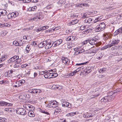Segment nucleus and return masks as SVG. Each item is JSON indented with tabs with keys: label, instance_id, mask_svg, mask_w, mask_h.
I'll list each match as a JSON object with an SVG mask.
<instances>
[{
	"label": "nucleus",
	"instance_id": "obj_1",
	"mask_svg": "<svg viewBox=\"0 0 122 122\" xmlns=\"http://www.w3.org/2000/svg\"><path fill=\"white\" fill-rule=\"evenodd\" d=\"M99 24V23H98ZM106 25L103 22L99 24L95 27V29L97 30V31H98L103 30L105 28Z\"/></svg>",
	"mask_w": 122,
	"mask_h": 122
},
{
	"label": "nucleus",
	"instance_id": "obj_2",
	"mask_svg": "<svg viewBox=\"0 0 122 122\" xmlns=\"http://www.w3.org/2000/svg\"><path fill=\"white\" fill-rule=\"evenodd\" d=\"M98 50L99 49L95 47H93L89 49L87 51H88V53L91 54L92 55H94Z\"/></svg>",
	"mask_w": 122,
	"mask_h": 122
},
{
	"label": "nucleus",
	"instance_id": "obj_3",
	"mask_svg": "<svg viewBox=\"0 0 122 122\" xmlns=\"http://www.w3.org/2000/svg\"><path fill=\"white\" fill-rule=\"evenodd\" d=\"M43 18L42 15L40 14V13H37L36 14V16L34 18H31L30 20V21H33V20L36 21L40 19L41 20Z\"/></svg>",
	"mask_w": 122,
	"mask_h": 122
},
{
	"label": "nucleus",
	"instance_id": "obj_4",
	"mask_svg": "<svg viewBox=\"0 0 122 122\" xmlns=\"http://www.w3.org/2000/svg\"><path fill=\"white\" fill-rule=\"evenodd\" d=\"M17 114L21 115H25L26 114L25 110L23 108H19L16 110Z\"/></svg>",
	"mask_w": 122,
	"mask_h": 122
},
{
	"label": "nucleus",
	"instance_id": "obj_5",
	"mask_svg": "<svg viewBox=\"0 0 122 122\" xmlns=\"http://www.w3.org/2000/svg\"><path fill=\"white\" fill-rule=\"evenodd\" d=\"M19 58L18 56H15L10 58L8 61L9 63H12L13 64L15 63V62L17 59Z\"/></svg>",
	"mask_w": 122,
	"mask_h": 122
},
{
	"label": "nucleus",
	"instance_id": "obj_6",
	"mask_svg": "<svg viewBox=\"0 0 122 122\" xmlns=\"http://www.w3.org/2000/svg\"><path fill=\"white\" fill-rule=\"evenodd\" d=\"M46 45L45 46V48L46 49H48L50 48L53 46L54 43H52L51 42H48L47 41H45Z\"/></svg>",
	"mask_w": 122,
	"mask_h": 122
},
{
	"label": "nucleus",
	"instance_id": "obj_7",
	"mask_svg": "<svg viewBox=\"0 0 122 122\" xmlns=\"http://www.w3.org/2000/svg\"><path fill=\"white\" fill-rule=\"evenodd\" d=\"M62 62L66 65H67L69 64L70 61L69 59L66 57H62L61 58Z\"/></svg>",
	"mask_w": 122,
	"mask_h": 122
},
{
	"label": "nucleus",
	"instance_id": "obj_8",
	"mask_svg": "<svg viewBox=\"0 0 122 122\" xmlns=\"http://www.w3.org/2000/svg\"><path fill=\"white\" fill-rule=\"evenodd\" d=\"M111 98L110 97L106 96L101 100V101L105 102H110L111 100Z\"/></svg>",
	"mask_w": 122,
	"mask_h": 122
},
{
	"label": "nucleus",
	"instance_id": "obj_9",
	"mask_svg": "<svg viewBox=\"0 0 122 122\" xmlns=\"http://www.w3.org/2000/svg\"><path fill=\"white\" fill-rule=\"evenodd\" d=\"M56 107V109H55V112L54 113V114L56 115L58 113H60L61 112V108L58 107V106Z\"/></svg>",
	"mask_w": 122,
	"mask_h": 122
},
{
	"label": "nucleus",
	"instance_id": "obj_10",
	"mask_svg": "<svg viewBox=\"0 0 122 122\" xmlns=\"http://www.w3.org/2000/svg\"><path fill=\"white\" fill-rule=\"evenodd\" d=\"M22 40H21L20 41H14L13 43L15 45V46H22V45L23 43V41L22 42Z\"/></svg>",
	"mask_w": 122,
	"mask_h": 122
},
{
	"label": "nucleus",
	"instance_id": "obj_11",
	"mask_svg": "<svg viewBox=\"0 0 122 122\" xmlns=\"http://www.w3.org/2000/svg\"><path fill=\"white\" fill-rule=\"evenodd\" d=\"M76 38L75 36H69L67 38L66 40L68 41H73L76 39Z\"/></svg>",
	"mask_w": 122,
	"mask_h": 122
},
{
	"label": "nucleus",
	"instance_id": "obj_12",
	"mask_svg": "<svg viewBox=\"0 0 122 122\" xmlns=\"http://www.w3.org/2000/svg\"><path fill=\"white\" fill-rule=\"evenodd\" d=\"M93 29V28H89L88 29H86L84 30L82 32L83 34H87L89 32H91Z\"/></svg>",
	"mask_w": 122,
	"mask_h": 122
},
{
	"label": "nucleus",
	"instance_id": "obj_13",
	"mask_svg": "<svg viewBox=\"0 0 122 122\" xmlns=\"http://www.w3.org/2000/svg\"><path fill=\"white\" fill-rule=\"evenodd\" d=\"M62 40L61 39L57 40L54 42L53 43H54V46H56L61 44L62 42Z\"/></svg>",
	"mask_w": 122,
	"mask_h": 122
},
{
	"label": "nucleus",
	"instance_id": "obj_14",
	"mask_svg": "<svg viewBox=\"0 0 122 122\" xmlns=\"http://www.w3.org/2000/svg\"><path fill=\"white\" fill-rule=\"evenodd\" d=\"M119 41L120 40L118 39L113 40V41H112V43L110 44L111 46H112L114 45H117Z\"/></svg>",
	"mask_w": 122,
	"mask_h": 122
},
{
	"label": "nucleus",
	"instance_id": "obj_15",
	"mask_svg": "<svg viewBox=\"0 0 122 122\" xmlns=\"http://www.w3.org/2000/svg\"><path fill=\"white\" fill-rule=\"evenodd\" d=\"M62 106L64 107H67L70 108L71 107V104L67 102H63L62 103Z\"/></svg>",
	"mask_w": 122,
	"mask_h": 122
},
{
	"label": "nucleus",
	"instance_id": "obj_16",
	"mask_svg": "<svg viewBox=\"0 0 122 122\" xmlns=\"http://www.w3.org/2000/svg\"><path fill=\"white\" fill-rule=\"evenodd\" d=\"M122 33V29L121 27L119 28L114 33V35L115 36H116L119 33Z\"/></svg>",
	"mask_w": 122,
	"mask_h": 122
},
{
	"label": "nucleus",
	"instance_id": "obj_17",
	"mask_svg": "<svg viewBox=\"0 0 122 122\" xmlns=\"http://www.w3.org/2000/svg\"><path fill=\"white\" fill-rule=\"evenodd\" d=\"M30 96L29 94H25L23 95L22 98L24 100H26L30 98Z\"/></svg>",
	"mask_w": 122,
	"mask_h": 122
},
{
	"label": "nucleus",
	"instance_id": "obj_18",
	"mask_svg": "<svg viewBox=\"0 0 122 122\" xmlns=\"http://www.w3.org/2000/svg\"><path fill=\"white\" fill-rule=\"evenodd\" d=\"M92 68V67H87L86 69L84 71L86 73H89L92 71V70H91Z\"/></svg>",
	"mask_w": 122,
	"mask_h": 122
},
{
	"label": "nucleus",
	"instance_id": "obj_19",
	"mask_svg": "<svg viewBox=\"0 0 122 122\" xmlns=\"http://www.w3.org/2000/svg\"><path fill=\"white\" fill-rule=\"evenodd\" d=\"M33 94L39 93L41 92V91L40 89H33Z\"/></svg>",
	"mask_w": 122,
	"mask_h": 122
},
{
	"label": "nucleus",
	"instance_id": "obj_20",
	"mask_svg": "<svg viewBox=\"0 0 122 122\" xmlns=\"http://www.w3.org/2000/svg\"><path fill=\"white\" fill-rule=\"evenodd\" d=\"M49 77H51V78L55 77L58 76L57 73H50L49 74Z\"/></svg>",
	"mask_w": 122,
	"mask_h": 122
},
{
	"label": "nucleus",
	"instance_id": "obj_21",
	"mask_svg": "<svg viewBox=\"0 0 122 122\" xmlns=\"http://www.w3.org/2000/svg\"><path fill=\"white\" fill-rule=\"evenodd\" d=\"M25 80H20L19 81H16L15 82V83H18V84H19L20 86H21L22 84L25 83Z\"/></svg>",
	"mask_w": 122,
	"mask_h": 122
},
{
	"label": "nucleus",
	"instance_id": "obj_22",
	"mask_svg": "<svg viewBox=\"0 0 122 122\" xmlns=\"http://www.w3.org/2000/svg\"><path fill=\"white\" fill-rule=\"evenodd\" d=\"M8 104H10V103L5 101H0V106H6Z\"/></svg>",
	"mask_w": 122,
	"mask_h": 122
},
{
	"label": "nucleus",
	"instance_id": "obj_23",
	"mask_svg": "<svg viewBox=\"0 0 122 122\" xmlns=\"http://www.w3.org/2000/svg\"><path fill=\"white\" fill-rule=\"evenodd\" d=\"M84 22L91 23L92 22V19L91 18H89L87 19H86L84 20Z\"/></svg>",
	"mask_w": 122,
	"mask_h": 122
},
{
	"label": "nucleus",
	"instance_id": "obj_24",
	"mask_svg": "<svg viewBox=\"0 0 122 122\" xmlns=\"http://www.w3.org/2000/svg\"><path fill=\"white\" fill-rule=\"evenodd\" d=\"M45 43V41H43L42 42H41L39 44H38L39 47L40 48H42L44 46H45V45H46Z\"/></svg>",
	"mask_w": 122,
	"mask_h": 122
},
{
	"label": "nucleus",
	"instance_id": "obj_25",
	"mask_svg": "<svg viewBox=\"0 0 122 122\" xmlns=\"http://www.w3.org/2000/svg\"><path fill=\"white\" fill-rule=\"evenodd\" d=\"M28 115L30 117H34L35 114H34V112L32 111H29L28 112Z\"/></svg>",
	"mask_w": 122,
	"mask_h": 122
},
{
	"label": "nucleus",
	"instance_id": "obj_26",
	"mask_svg": "<svg viewBox=\"0 0 122 122\" xmlns=\"http://www.w3.org/2000/svg\"><path fill=\"white\" fill-rule=\"evenodd\" d=\"M89 43L91 45H93L96 44L97 42H95L92 38L90 40H89Z\"/></svg>",
	"mask_w": 122,
	"mask_h": 122
},
{
	"label": "nucleus",
	"instance_id": "obj_27",
	"mask_svg": "<svg viewBox=\"0 0 122 122\" xmlns=\"http://www.w3.org/2000/svg\"><path fill=\"white\" fill-rule=\"evenodd\" d=\"M52 102V106H53L54 107H56L58 106V103L56 101H51Z\"/></svg>",
	"mask_w": 122,
	"mask_h": 122
},
{
	"label": "nucleus",
	"instance_id": "obj_28",
	"mask_svg": "<svg viewBox=\"0 0 122 122\" xmlns=\"http://www.w3.org/2000/svg\"><path fill=\"white\" fill-rule=\"evenodd\" d=\"M94 114H91L89 113L86 114H84V117H85L88 118L89 117H92L94 116Z\"/></svg>",
	"mask_w": 122,
	"mask_h": 122
},
{
	"label": "nucleus",
	"instance_id": "obj_29",
	"mask_svg": "<svg viewBox=\"0 0 122 122\" xmlns=\"http://www.w3.org/2000/svg\"><path fill=\"white\" fill-rule=\"evenodd\" d=\"M79 21V20L77 19H76L73 20L71 21L70 23V25H72L77 23Z\"/></svg>",
	"mask_w": 122,
	"mask_h": 122
},
{
	"label": "nucleus",
	"instance_id": "obj_30",
	"mask_svg": "<svg viewBox=\"0 0 122 122\" xmlns=\"http://www.w3.org/2000/svg\"><path fill=\"white\" fill-rule=\"evenodd\" d=\"M111 44H108L106 45H105V46H104L103 47H102V48H101L102 50L108 48L112 46H111Z\"/></svg>",
	"mask_w": 122,
	"mask_h": 122
},
{
	"label": "nucleus",
	"instance_id": "obj_31",
	"mask_svg": "<svg viewBox=\"0 0 122 122\" xmlns=\"http://www.w3.org/2000/svg\"><path fill=\"white\" fill-rule=\"evenodd\" d=\"M14 13L12 12L10 14H9L8 16H10V18H13L16 17L15 15H14Z\"/></svg>",
	"mask_w": 122,
	"mask_h": 122
},
{
	"label": "nucleus",
	"instance_id": "obj_32",
	"mask_svg": "<svg viewBox=\"0 0 122 122\" xmlns=\"http://www.w3.org/2000/svg\"><path fill=\"white\" fill-rule=\"evenodd\" d=\"M106 68H104L102 69H100L99 71L100 73H104L105 71H106Z\"/></svg>",
	"mask_w": 122,
	"mask_h": 122
},
{
	"label": "nucleus",
	"instance_id": "obj_33",
	"mask_svg": "<svg viewBox=\"0 0 122 122\" xmlns=\"http://www.w3.org/2000/svg\"><path fill=\"white\" fill-rule=\"evenodd\" d=\"M76 114V112H71L70 113H69L68 114H67L66 115V116L67 117H69L70 116H73L75 114Z\"/></svg>",
	"mask_w": 122,
	"mask_h": 122
},
{
	"label": "nucleus",
	"instance_id": "obj_34",
	"mask_svg": "<svg viewBox=\"0 0 122 122\" xmlns=\"http://www.w3.org/2000/svg\"><path fill=\"white\" fill-rule=\"evenodd\" d=\"M88 5V4H87L86 3H81L80 4L78 5L77 6L79 7H82L83 6H87Z\"/></svg>",
	"mask_w": 122,
	"mask_h": 122
},
{
	"label": "nucleus",
	"instance_id": "obj_35",
	"mask_svg": "<svg viewBox=\"0 0 122 122\" xmlns=\"http://www.w3.org/2000/svg\"><path fill=\"white\" fill-rule=\"evenodd\" d=\"M30 46L28 45L27 46L26 48V53H28L30 52V51L31 49V48H30Z\"/></svg>",
	"mask_w": 122,
	"mask_h": 122
},
{
	"label": "nucleus",
	"instance_id": "obj_36",
	"mask_svg": "<svg viewBox=\"0 0 122 122\" xmlns=\"http://www.w3.org/2000/svg\"><path fill=\"white\" fill-rule=\"evenodd\" d=\"M7 56H2V57L0 58V62H1L4 61L6 59Z\"/></svg>",
	"mask_w": 122,
	"mask_h": 122
},
{
	"label": "nucleus",
	"instance_id": "obj_37",
	"mask_svg": "<svg viewBox=\"0 0 122 122\" xmlns=\"http://www.w3.org/2000/svg\"><path fill=\"white\" fill-rule=\"evenodd\" d=\"M65 3L66 1L65 0H59L57 3L58 4H64Z\"/></svg>",
	"mask_w": 122,
	"mask_h": 122
},
{
	"label": "nucleus",
	"instance_id": "obj_38",
	"mask_svg": "<svg viewBox=\"0 0 122 122\" xmlns=\"http://www.w3.org/2000/svg\"><path fill=\"white\" fill-rule=\"evenodd\" d=\"M21 61V60L20 59H19L18 58V59H17L16 60L15 62V63H16L17 64H19L20 63Z\"/></svg>",
	"mask_w": 122,
	"mask_h": 122
},
{
	"label": "nucleus",
	"instance_id": "obj_39",
	"mask_svg": "<svg viewBox=\"0 0 122 122\" xmlns=\"http://www.w3.org/2000/svg\"><path fill=\"white\" fill-rule=\"evenodd\" d=\"M40 111L42 113H44L47 115H49V113L48 112H47L46 111L40 109Z\"/></svg>",
	"mask_w": 122,
	"mask_h": 122
},
{
	"label": "nucleus",
	"instance_id": "obj_40",
	"mask_svg": "<svg viewBox=\"0 0 122 122\" xmlns=\"http://www.w3.org/2000/svg\"><path fill=\"white\" fill-rule=\"evenodd\" d=\"M52 101H51L48 103V105L46 106L48 107H54L53 106H52Z\"/></svg>",
	"mask_w": 122,
	"mask_h": 122
},
{
	"label": "nucleus",
	"instance_id": "obj_41",
	"mask_svg": "<svg viewBox=\"0 0 122 122\" xmlns=\"http://www.w3.org/2000/svg\"><path fill=\"white\" fill-rule=\"evenodd\" d=\"M100 19V18L99 17L97 18L96 19L94 20V22L96 23L97 22H99V20L100 19Z\"/></svg>",
	"mask_w": 122,
	"mask_h": 122
},
{
	"label": "nucleus",
	"instance_id": "obj_42",
	"mask_svg": "<svg viewBox=\"0 0 122 122\" xmlns=\"http://www.w3.org/2000/svg\"><path fill=\"white\" fill-rule=\"evenodd\" d=\"M86 28V26L82 25L80 27V29L81 30H83L84 29H85V28Z\"/></svg>",
	"mask_w": 122,
	"mask_h": 122
},
{
	"label": "nucleus",
	"instance_id": "obj_43",
	"mask_svg": "<svg viewBox=\"0 0 122 122\" xmlns=\"http://www.w3.org/2000/svg\"><path fill=\"white\" fill-rule=\"evenodd\" d=\"M84 68V67L83 66H82L81 67H78V68L76 70V71H77V72H78V71H80L81 69H82Z\"/></svg>",
	"mask_w": 122,
	"mask_h": 122
},
{
	"label": "nucleus",
	"instance_id": "obj_44",
	"mask_svg": "<svg viewBox=\"0 0 122 122\" xmlns=\"http://www.w3.org/2000/svg\"><path fill=\"white\" fill-rule=\"evenodd\" d=\"M44 77L46 78H52L51 77H49V74L44 75Z\"/></svg>",
	"mask_w": 122,
	"mask_h": 122
},
{
	"label": "nucleus",
	"instance_id": "obj_45",
	"mask_svg": "<svg viewBox=\"0 0 122 122\" xmlns=\"http://www.w3.org/2000/svg\"><path fill=\"white\" fill-rule=\"evenodd\" d=\"M87 62H86L80 64H76V66H80L81 65H86V63Z\"/></svg>",
	"mask_w": 122,
	"mask_h": 122
},
{
	"label": "nucleus",
	"instance_id": "obj_46",
	"mask_svg": "<svg viewBox=\"0 0 122 122\" xmlns=\"http://www.w3.org/2000/svg\"><path fill=\"white\" fill-rule=\"evenodd\" d=\"M18 64L16 63H15V64H13L12 63V66H13L14 68H17L19 67V66L18 65Z\"/></svg>",
	"mask_w": 122,
	"mask_h": 122
},
{
	"label": "nucleus",
	"instance_id": "obj_47",
	"mask_svg": "<svg viewBox=\"0 0 122 122\" xmlns=\"http://www.w3.org/2000/svg\"><path fill=\"white\" fill-rule=\"evenodd\" d=\"M7 25V24L4 23L3 24H0V27H6V25Z\"/></svg>",
	"mask_w": 122,
	"mask_h": 122
},
{
	"label": "nucleus",
	"instance_id": "obj_48",
	"mask_svg": "<svg viewBox=\"0 0 122 122\" xmlns=\"http://www.w3.org/2000/svg\"><path fill=\"white\" fill-rule=\"evenodd\" d=\"M109 37L108 35H104V39L105 40H107Z\"/></svg>",
	"mask_w": 122,
	"mask_h": 122
},
{
	"label": "nucleus",
	"instance_id": "obj_49",
	"mask_svg": "<svg viewBox=\"0 0 122 122\" xmlns=\"http://www.w3.org/2000/svg\"><path fill=\"white\" fill-rule=\"evenodd\" d=\"M5 111L10 112V111L11 112V109L10 108H5Z\"/></svg>",
	"mask_w": 122,
	"mask_h": 122
},
{
	"label": "nucleus",
	"instance_id": "obj_50",
	"mask_svg": "<svg viewBox=\"0 0 122 122\" xmlns=\"http://www.w3.org/2000/svg\"><path fill=\"white\" fill-rule=\"evenodd\" d=\"M89 40H86L85 41L82 42V44H83L84 45L86 44L87 43L89 42Z\"/></svg>",
	"mask_w": 122,
	"mask_h": 122
},
{
	"label": "nucleus",
	"instance_id": "obj_51",
	"mask_svg": "<svg viewBox=\"0 0 122 122\" xmlns=\"http://www.w3.org/2000/svg\"><path fill=\"white\" fill-rule=\"evenodd\" d=\"M53 5H49L48 6H46V8L48 9H50V8H51L52 7H53Z\"/></svg>",
	"mask_w": 122,
	"mask_h": 122
},
{
	"label": "nucleus",
	"instance_id": "obj_52",
	"mask_svg": "<svg viewBox=\"0 0 122 122\" xmlns=\"http://www.w3.org/2000/svg\"><path fill=\"white\" fill-rule=\"evenodd\" d=\"M120 91V89H117L116 90H115L113 92V93H116L118 92H119Z\"/></svg>",
	"mask_w": 122,
	"mask_h": 122
},
{
	"label": "nucleus",
	"instance_id": "obj_53",
	"mask_svg": "<svg viewBox=\"0 0 122 122\" xmlns=\"http://www.w3.org/2000/svg\"><path fill=\"white\" fill-rule=\"evenodd\" d=\"M85 51V50L84 49H83L81 50H79L78 51V53L79 54H81V53L84 52Z\"/></svg>",
	"mask_w": 122,
	"mask_h": 122
},
{
	"label": "nucleus",
	"instance_id": "obj_54",
	"mask_svg": "<svg viewBox=\"0 0 122 122\" xmlns=\"http://www.w3.org/2000/svg\"><path fill=\"white\" fill-rule=\"evenodd\" d=\"M42 27V30H45L46 28H48V26H44Z\"/></svg>",
	"mask_w": 122,
	"mask_h": 122
},
{
	"label": "nucleus",
	"instance_id": "obj_55",
	"mask_svg": "<svg viewBox=\"0 0 122 122\" xmlns=\"http://www.w3.org/2000/svg\"><path fill=\"white\" fill-rule=\"evenodd\" d=\"M94 40L95 42H97V41L98 40V36H96L94 38H92Z\"/></svg>",
	"mask_w": 122,
	"mask_h": 122
},
{
	"label": "nucleus",
	"instance_id": "obj_56",
	"mask_svg": "<svg viewBox=\"0 0 122 122\" xmlns=\"http://www.w3.org/2000/svg\"><path fill=\"white\" fill-rule=\"evenodd\" d=\"M33 89H30L28 90V92L30 93L31 94H33Z\"/></svg>",
	"mask_w": 122,
	"mask_h": 122
},
{
	"label": "nucleus",
	"instance_id": "obj_57",
	"mask_svg": "<svg viewBox=\"0 0 122 122\" xmlns=\"http://www.w3.org/2000/svg\"><path fill=\"white\" fill-rule=\"evenodd\" d=\"M0 121V122H5L6 119L4 118H2Z\"/></svg>",
	"mask_w": 122,
	"mask_h": 122
},
{
	"label": "nucleus",
	"instance_id": "obj_58",
	"mask_svg": "<svg viewBox=\"0 0 122 122\" xmlns=\"http://www.w3.org/2000/svg\"><path fill=\"white\" fill-rule=\"evenodd\" d=\"M117 47L116 46H115L114 47H112L111 48V50H114L115 49H117Z\"/></svg>",
	"mask_w": 122,
	"mask_h": 122
},
{
	"label": "nucleus",
	"instance_id": "obj_59",
	"mask_svg": "<svg viewBox=\"0 0 122 122\" xmlns=\"http://www.w3.org/2000/svg\"><path fill=\"white\" fill-rule=\"evenodd\" d=\"M13 13H14V15H15L16 17L17 16L19 15V13L17 12H13Z\"/></svg>",
	"mask_w": 122,
	"mask_h": 122
},
{
	"label": "nucleus",
	"instance_id": "obj_60",
	"mask_svg": "<svg viewBox=\"0 0 122 122\" xmlns=\"http://www.w3.org/2000/svg\"><path fill=\"white\" fill-rule=\"evenodd\" d=\"M35 107H34L33 106H32L29 109V110L30 111H32V110H34L35 109Z\"/></svg>",
	"mask_w": 122,
	"mask_h": 122
},
{
	"label": "nucleus",
	"instance_id": "obj_61",
	"mask_svg": "<svg viewBox=\"0 0 122 122\" xmlns=\"http://www.w3.org/2000/svg\"><path fill=\"white\" fill-rule=\"evenodd\" d=\"M31 1V0H23V2L24 3L29 2Z\"/></svg>",
	"mask_w": 122,
	"mask_h": 122
},
{
	"label": "nucleus",
	"instance_id": "obj_62",
	"mask_svg": "<svg viewBox=\"0 0 122 122\" xmlns=\"http://www.w3.org/2000/svg\"><path fill=\"white\" fill-rule=\"evenodd\" d=\"M37 8V7L36 6H35L34 7H32V11H35Z\"/></svg>",
	"mask_w": 122,
	"mask_h": 122
},
{
	"label": "nucleus",
	"instance_id": "obj_63",
	"mask_svg": "<svg viewBox=\"0 0 122 122\" xmlns=\"http://www.w3.org/2000/svg\"><path fill=\"white\" fill-rule=\"evenodd\" d=\"M42 30V27H41L40 28H38L37 30L36 31L37 32L40 31Z\"/></svg>",
	"mask_w": 122,
	"mask_h": 122
},
{
	"label": "nucleus",
	"instance_id": "obj_64",
	"mask_svg": "<svg viewBox=\"0 0 122 122\" xmlns=\"http://www.w3.org/2000/svg\"><path fill=\"white\" fill-rule=\"evenodd\" d=\"M34 27V26H33L30 27L29 28H27L26 29L28 30H29L30 29H32Z\"/></svg>",
	"mask_w": 122,
	"mask_h": 122
}]
</instances>
